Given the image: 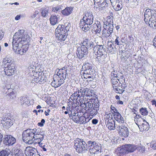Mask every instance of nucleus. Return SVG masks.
I'll return each instance as SVG.
<instances>
[{"instance_id":"f257e3e1","label":"nucleus","mask_w":156,"mask_h":156,"mask_svg":"<svg viewBox=\"0 0 156 156\" xmlns=\"http://www.w3.org/2000/svg\"><path fill=\"white\" fill-rule=\"evenodd\" d=\"M68 71L67 67H64L59 69L57 74L54 75L53 80L51 83L52 86L56 88L64 83V80L68 77Z\"/></svg>"},{"instance_id":"f03ea898","label":"nucleus","mask_w":156,"mask_h":156,"mask_svg":"<svg viewBox=\"0 0 156 156\" xmlns=\"http://www.w3.org/2000/svg\"><path fill=\"white\" fill-rule=\"evenodd\" d=\"M93 16L91 12H87L85 13V16L81 20L80 25L83 31H87L92 26L93 23Z\"/></svg>"},{"instance_id":"7ed1b4c3","label":"nucleus","mask_w":156,"mask_h":156,"mask_svg":"<svg viewBox=\"0 0 156 156\" xmlns=\"http://www.w3.org/2000/svg\"><path fill=\"white\" fill-rule=\"evenodd\" d=\"M155 11L147 9L144 14V20L145 23L148 22L149 26L153 28H156V13Z\"/></svg>"},{"instance_id":"20e7f679","label":"nucleus","mask_w":156,"mask_h":156,"mask_svg":"<svg viewBox=\"0 0 156 156\" xmlns=\"http://www.w3.org/2000/svg\"><path fill=\"white\" fill-rule=\"evenodd\" d=\"M85 109L92 116L95 115L98 113L99 106V102L97 100H94L93 101H90L84 102Z\"/></svg>"},{"instance_id":"39448f33","label":"nucleus","mask_w":156,"mask_h":156,"mask_svg":"<svg viewBox=\"0 0 156 156\" xmlns=\"http://www.w3.org/2000/svg\"><path fill=\"white\" fill-rule=\"evenodd\" d=\"M23 30H19L16 32L14 35L13 41L17 42L16 43H19V44H23L26 42L27 40V37L29 38V36L25 35L24 34Z\"/></svg>"},{"instance_id":"423d86ee","label":"nucleus","mask_w":156,"mask_h":156,"mask_svg":"<svg viewBox=\"0 0 156 156\" xmlns=\"http://www.w3.org/2000/svg\"><path fill=\"white\" fill-rule=\"evenodd\" d=\"M32 129H27L24 131L22 134V140L25 143L31 144L32 141L35 140V136H34Z\"/></svg>"},{"instance_id":"0eeeda50","label":"nucleus","mask_w":156,"mask_h":156,"mask_svg":"<svg viewBox=\"0 0 156 156\" xmlns=\"http://www.w3.org/2000/svg\"><path fill=\"white\" fill-rule=\"evenodd\" d=\"M63 25L59 24L55 30V35L57 39L61 42L64 41L68 35V33L63 30Z\"/></svg>"},{"instance_id":"6e6552de","label":"nucleus","mask_w":156,"mask_h":156,"mask_svg":"<svg viewBox=\"0 0 156 156\" xmlns=\"http://www.w3.org/2000/svg\"><path fill=\"white\" fill-rule=\"evenodd\" d=\"M87 144L83 140H80L75 141L74 147L77 152L83 153L88 150Z\"/></svg>"},{"instance_id":"1a4fd4ad","label":"nucleus","mask_w":156,"mask_h":156,"mask_svg":"<svg viewBox=\"0 0 156 156\" xmlns=\"http://www.w3.org/2000/svg\"><path fill=\"white\" fill-rule=\"evenodd\" d=\"M88 145V149L91 154H97L101 152L99 151L101 147L98 146L95 141L90 140L87 142Z\"/></svg>"},{"instance_id":"9d476101","label":"nucleus","mask_w":156,"mask_h":156,"mask_svg":"<svg viewBox=\"0 0 156 156\" xmlns=\"http://www.w3.org/2000/svg\"><path fill=\"white\" fill-rule=\"evenodd\" d=\"M1 123L4 128L8 129L13 125L14 119L12 116L8 115H6L3 118H1Z\"/></svg>"},{"instance_id":"9b49d317","label":"nucleus","mask_w":156,"mask_h":156,"mask_svg":"<svg viewBox=\"0 0 156 156\" xmlns=\"http://www.w3.org/2000/svg\"><path fill=\"white\" fill-rule=\"evenodd\" d=\"M88 53L87 48L83 44H80V46L77 48L76 53L79 59H81L86 57Z\"/></svg>"},{"instance_id":"f8f14e48","label":"nucleus","mask_w":156,"mask_h":156,"mask_svg":"<svg viewBox=\"0 0 156 156\" xmlns=\"http://www.w3.org/2000/svg\"><path fill=\"white\" fill-rule=\"evenodd\" d=\"M116 129L119 132L120 134L124 137H127L129 135V131L128 128L124 125L119 124L118 125H116Z\"/></svg>"},{"instance_id":"ddd939ff","label":"nucleus","mask_w":156,"mask_h":156,"mask_svg":"<svg viewBox=\"0 0 156 156\" xmlns=\"http://www.w3.org/2000/svg\"><path fill=\"white\" fill-rule=\"evenodd\" d=\"M32 130L34 136H35L36 140L41 139V140H42L44 139V133L40 128L32 129Z\"/></svg>"},{"instance_id":"4468645a","label":"nucleus","mask_w":156,"mask_h":156,"mask_svg":"<svg viewBox=\"0 0 156 156\" xmlns=\"http://www.w3.org/2000/svg\"><path fill=\"white\" fill-rule=\"evenodd\" d=\"M82 44L86 47L87 50L93 49L94 52L96 51V45L94 44V43L91 41H90L87 38H83V42L82 43Z\"/></svg>"},{"instance_id":"2eb2a0df","label":"nucleus","mask_w":156,"mask_h":156,"mask_svg":"<svg viewBox=\"0 0 156 156\" xmlns=\"http://www.w3.org/2000/svg\"><path fill=\"white\" fill-rule=\"evenodd\" d=\"M16 142V139L11 135H5L3 138V143L6 145H12Z\"/></svg>"},{"instance_id":"dca6fc26","label":"nucleus","mask_w":156,"mask_h":156,"mask_svg":"<svg viewBox=\"0 0 156 156\" xmlns=\"http://www.w3.org/2000/svg\"><path fill=\"white\" fill-rule=\"evenodd\" d=\"M17 42H12V48L14 51L18 54L21 55H23V44H19L18 43H16Z\"/></svg>"},{"instance_id":"f3484780","label":"nucleus","mask_w":156,"mask_h":156,"mask_svg":"<svg viewBox=\"0 0 156 156\" xmlns=\"http://www.w3.org/2000/svg\"><path fill=\"white\" fill-rule=\"evenodd\" d=\"M36 149L30 147H27L26 148L24 154L26 156H35L37 152Z\"/></svg>"},{"instance_id":"a211bd4d","label":"nucleus","mask_w":156,"mask_h":156,"mask_svg":"<svg viewBox=\"0 0 156 156\" xmlns=\"http://www.w3.org/2000/svg\"><path fill=\"white\" fill-rule=\"evenodd\" d=\"M105 122L109 129L112 130L115 129V122L114 121L111 120L110 121H109V120L106 119Z\"/></svg>"},{"instance_id":"6ab92c4d","label":"nucleus","mask_w":156,"mask_h":156,"mask_svg":"<svg viewBox=\"0 0 156 156\" xmlns=\"http://www.w3.org/2000/svg\"><path fill=\"white\" fill-rule=\"evenodd\" d=\"M96 51L97 50V53L98 54H99L101 56L105 54L106 52L105 49L104 48L103 46L96 45Z\"/></svg>"},{"instance_id":"aec40b11","label":"nucleus","mask_w":156,"mask_h":156,"mask_svg":"<svg viewBox=\"0 0 156 156\" xmlns=\"http://www.w3.org/2000/svg\"><path fill=\"white\" fill-rule=\"evenodd\" d=\"M73 11V8L72 7H67L62 10L61 13L64 16H68L72 13Z\"/></svg>"},{"instance_id":"412c9836","label":"nucleus","mask_w":156,"mask_h":156,"mask_svg":"<svg viewBox=\"0 0 156 156\" xmlns=\"http://www.w3.org/2000/svg\"><path fill=\"white\" fill-rule=\"evenodd\" d=\"M58 17L55 15H52L50 18V23L52 26H54L58 23Z\"/></svg>"},{"instance_id":"4be33fe9","label":"nucleus","mask_w":156,"mask_h":156,"mask_svg":"<svg viewBox=\"0 0 156 156\" xmlns=\"http://www.w3.org/2000/svg\"><path fill=\"white\" fill-rule=\"evenodd\" d=\"M113 116L115 119L119 122L121 123L124 122V119L119 112L114 113Z\"/></svg>"},{"instance_id":"5701e85b","label":"nucleus","mask_w":156,"mask_h":156,"mask_svg":"<svg viewBox=\"0 0 156 156\" xmlns=\"http://www.w3.org/2000/svg\"><path fill=\"white\" fill-rule=\"evenodd\" d=\"M92 27L93 28L92 30L96 33H99L100 32L101 30V25L99 23H98V24H94L92 25Z\"/></svg>"},{"instance_id":"b1692460","label":"nucleus","mask_w":156,"mask_h":156,"mask_svg":"<svg viewBox=\"0 0 156 156\" xmlns=\"http://www.w3.org/2000/svg\"><path fill=\"white\" fill-rule=\"evenodd\" d=\"M144 123H141L140 122L139 123V124L140 125H138L139 128H141V129L142 130H148V123L146 121H144Z\"/></svg>"},{"instance_id":"393cba45","label":"nucleus","mask_w":156,"mask_h":156,"mask_svg":"<svg viewBox=\"0 0 156 156\" xmlns=\"http://www.w3.org/2000/svg\"><path fill=\"white\" fill-rule=\"evenodd\" d=\"M125 145L128 153L134 151L136 148V146L134 145L126 144Z\"/></svg>"},{"instance_id":"a878e982","label":"nucleus","mask_w":156,"mask_h":156,"mask_svg":"<svg viewBox=\"0 0 156 156\" xmlns=\"http://www.w3.org/2000/svg\"><path fill=\"white\" fill-rule=\"evenodd\" d=\"M113 16L112 13H110V15L108 16L107 17L106 24L105 26H110V25H113Z\"/></svg>"},{"instance_id":"bb28decb","label":"nucleus","mask_w":156,"mask_h":156,"mask_svg":"<svg viewBox=\"0 0 156 156\" xmlns=\"http://www.w3.org/2000/svg\"><path fill=\"white\" fill-rule=\"evenodd\" d=\"M117 75H116V77H117V79H118L119 82L120 83H121V86H122V84L123 83V81H125L123 75L122 73L119 71L117 72Z\"/></svg>"},{"instance_id":"cd10ccee","label":"nucleus","mask_w":156,"mask_h":156,"mask_svg":"<svg viewBox=\"0 0 156 156\" xmlns=\"http://www.w3.org/2000/svg\"><path fill=\"white\" fill-rule=\"evenodd\" d=\"M116 7L115 8V10L117 11L120 10L122 7V3L121 0L115 2Z\"/></svg>"},{"instance_id":"c85d7f7f","label":"nucleus","mask_w":156,"mask_h":156,"mask_svg":"<svg viewBox=\"0 0 156 156\" xmlns=\"http://www.w3.org/2000/svg\"><path fill=\"white\" fill-rule=\"evenodd\" d=\"M107 48L108 51L112 53L114 52V45L112 42H108L107 43Z\"/></svg>"},{"instance_id":"c756f323","label":"nucleus","mask_w":156,"mask_h":156,"mask_svg":"<svg viewBox=\"0 0 156 156\" xmlns=\"http://www.w3.org/2000/svg\"><path fill=\"white\" fill-rule=\"evenodd\" d=\"M112 33L107 31L106 29L104 28L102 31V36L104 38H107Z\"/></svg>"},{"instance_id":"7c9ffc66","label":"nucleus","mask_w":156,"mask_h":156,"mask_svg":"<svg viewBox=\"0 0 156 156\" xmlns=\"http://www.w3.org/2000/svg\"><path fill=\"white\" fill-rule=\"evenodd\" d=\"M5 72V74L8 76H10L13 75L14 73V72L15 69L12 68V69H4Z\"/></svg>"},{"instance_id":"2f4dec72","label":"nucleus","mask_w":156,"mask_h":156,"mask_svg":"<svg viewBox=\"0 0 156 156\" xmlns=\"http://www.w3.org/2000/svg\"><path fill=\"white\" fill-rule=\"evenodd\" d=\"M85 96L87 97H90L92 96L94 94L93 92V91L87 88H85Z\"/></svg>"},{"instance_id":"473e14b6","label":"nucleus","mask_w":156,"mask_h":156,"mask_svg":"<svg viewBox=\"0 0 156 156\" xmlns=\"http://www.w3.org/2000/svg\"><path fill=\"white\" fill-rule=\"evenodd\" d=\"M79 91L78 97L80 99L83 98L84 96H85V88L81 89L80 90H78Z\"/></svg>"},{"instance_id":"72a5a7b5","label":"nucleus","mask_w":156,"mask_h":156,"mask_svg":"<svg viewBox=\"0 0 156 156\" xmlns=\"http://www.w3.org/2000/svg\"><path fill=\"white\" fill-rule=\"evenodd\" d=\"M20 103L22 105L25 104L27 105L30 104V101L27 98L22 97L20 99Z\"/></svg>"},{"instance_id":"f704fd0d","label":"nucleus","mask_w":156,"mask_h":156,"mask_svg":"<svg viewBox=\"0 0 156 156\" xmlns=\"http://www.w3.org/2000/svg\"><path fill=\"white\" fill-rule=\"evenodd\" d=\"M22 152L21 150L17 147H14L12 150V153L13 155H14L18 153Z\"/></svg>"},{"instance_id":"c9c22d12","label":"nucleus","mask_w":156,"mask_h":156,"mask_svg":"<svg viewBox=\"0 0 156 156\" xmlns=\"http://www.w3.org/2000/svg\"><path fill=\"white\" fill-rule=\"evenodd\" d=\"M12 62V59L8 56H6L3 60V65L6 64L10 62Z\"/></svg>"},{"instance_id":"e433bc0d","label":"nucleus","mask_w":156,"mask_h":156,"mask_svg":"<svg viewBox=\"0 0 156 156\" xmlns=\"http://www.w3.org/2000/svg\"><path fill=\"white\" fill-rule=\"evenodd\" d=\"M41 16L43 17H45L48 16V10L46 9H41Z\"/></svg>"},{"instance_id":"4c0bfd02","label":"nucleus","mask_w":156,"mask_h":156,"mask_svg":"<svg viewBox=\"0 0 156 156\" xmlns=\"http://www.w3.org/2000/svg\"><path fill=\"white\" fill-rule=\"evenodd\" d=\"M125 87V86H123L121 87V88H115L114 89V90L117 93L121 94L125 90L124 89Z\"/></svg>"},{"instance_id":"58836bf2","label":"nucleus","mask_w":156,"mask_h":156,"mask_svg":"<svg viewBox=\"0 0 156 156\" xmlns=\"http://www.w3.org/2000/svg\"><path fill=\"white\" fill-rule=\"evenodd\" d=\"M83 68H84V69H92V64L87 62V63H85L83 64Z\"/></svg>"},{"instance_id":"ea45409f","label":"nucleus","mask_w":156,"mask_h":156,"mask_svg":"<svg viewBox=\"0 0 156 156\" xmlns=\"http://www.w3.org/2000/svg\"><path fill=\"white\" fill-rule=\"evenodd\" d=\"M119 153L123 154L128 153L125 145L122 146L121 148L120 149Z\"/></svg>"},{"instance_id":"a19ab883","label":"nucleus","mask_w":156,"mask_h":156,"mask_svg":"<svg viewBox=\"0 0 156 156\" xmlns=\"http://www.w3.org/2000/svg\"><path fill=\"white\" fill-rule=\"evenodd\" d=\"M79 91H78V90L77 91L75 92L74 93L70 96V98H73V100H75V101L76 100L77 101V99L79 98Z\"/></svg>"},{"instance_id":"79ce46f5","label":"nucleus","mask_w":156,"mask_h":156,"mask_svg":"<svg viewBox=\"0 0 156 156\" xmlns=\"http://www.w3.org/2000/svg\"><path fill=\"white\" fill-rule=\"evenodd\" d=\"M94 71L93 69H84L83 73L84 74L88 75H92L94 73Z\"/></svg>"},{"instance_id":"37998d69","label":"nucleus","mask_w":156,"mask_h":156,"mask_svg":"<svg viewBox=\"0 0 156 156\" xmlns=\"http://www.w3.org/2000/svg\"><path fill=\"white\" fill-rule=\"evenodd\" d=\"M140 112L142 115H147L148 114V112L146 108H142L140 109Z\"/></svg>"},{"instance_id":"c03bdc74","label":"nucleus","mask_w":156,"mask_h":156,"mask_svg":"<svg viewBox=\"0 0 156 156\" xmlns=\"http://www.w3.org/2000/svg\"><path fill=\"white\" fill-rule=\"evenodd\" d=\"M135 118V119L137 120V123H136V122L135 123L137 125H140L139 124V123L141 121L144 122V121H145V120H143V119L140 118V116L139 115H136Z\"/></svg>"},{"instance_id":"a18cd8bd","label":"nucleus","mask_w":156,"mask_h":156,"mask_svg":"<svg viewBox=\"0 0 156 156\" xmlns=\"http://www.w3.org/2000/svg\"><path fill=\"white\" fill-rule=\"evenodd\" d=\"M80 117V116L78 115H78H76L73 116V117L72 118L73 120L75 123H79V118Z\"/></svg>"},{"instance_id":"49530a36","label":"nucleus","mask_w":156,"mask_h":156,"mask_svg":"<svg viewBox=\"0 0 156 156\" xmlns=\"http://www.w3.org/2000/svg\"><path fill=\"white\" fill-rule=\"evenodd\" d=\"M104 28L105 29H106V30L107 31H108L109 32L111 33L112 34L113 32V25H110V26H104Z\"/></svg>"},{"instance_id":"de8ad7c7","label":"nucleus","mask_w":156,"mask_h":156,"mask_svg":"<svg viewBox=\"0 0 156 156\" xmlns=\"http://www.w3.org/2000/svg\"><path fill=\"white\" fill-rule=\"evenodd\" d=\"M12 154H8L7 151L3 150L0 152V156H11Z\"/></svg>"},{"instance_id":"09e8293b","label":"nucleus","mask_w":156,"mask_h":156,"mask_svg":"<svg viewBox=\"0 0 156 156\" xmlns=\"http://www.w3.org/2000/svg\"><path fill=\"white\" fill-rule=\"evenodd\" d=\"M85 117L83 116H80L79 120V123L80 124H84V121L85 119Z\"/></svg>"},{"instance_id":"8fccbe9b","label":"nucleus","mask_w":156,"mask_h":156,"mask_svg":"<svg viewBox=\"0 0 156 156\" xmlns=\"http://www.w3.org/2000/svg\"><path fill=\"white\" fill-rule=\"evenodd\" d=\"M63 25V30L67 33H68V32L69 31V28L71 26V24L70 23H68L67 26H66L65 27Z\"/></svg>"},{"instance_id":"3c124183","label":"nucleus","mask_w":156,"mask_h":156,"mask_svg":"<svg viewBox=\"0 0 156 156\" xmlns=\"http://www.w3.org/2000/svg\"><path fill=\"white\" fill-rule=\"evenodd\" d=\"M112 80V85L114 84H115L116 83L118 82H119V80L117 78V77H112L111 79Z\"/></svg>"},{"instance_id":"603ef678","label":"nucleus","mask_w":156,"mask_h":156,"mask_svg":"<svg viewBox=\"0 0 156 156\" xmlns=\"http://www.w3.org/2000/svg\"><path fill=\"white\" fill-rule=\"evenodd\" d=\"M151 146H152V147L153 149H156V141L155 140L152 141L151 143Z\"/></svg>"},{"instance_id":"864d4df0","label":"nucleus","mask_w":156,"mask_h":156,"mask_svg":"<svg viewBox=\"0 0 156 156\" xmlns=\"http://www.w3.org/2000/svg\"><path fill=\"white\" fill-rule=\"evenodd\" d=\"M136 149L138 150L140 152L142 153H143L145 150V148L143 147L136 146Z\"/></svg>"},{"instance_id":"5fc2aeb1","label":"nucleus","mask_w":156,"mask_h":156,"mask_svg":"<svg viewBox=\"0 0 156 156\" xmlns=\"http://www.w3.org/2000/svg\"><path fill=\"white\" fill-rule=\"evenodd\" d=\"M45 122V120L44 119H41V122L38 123L37 125L38 126L42 127L44 126V124Z\"/></svg>"},{"instance_id":"6e6d98bb","label":"nucleus","mask_w":156,"mask_h":156,"mask_svg":"<svg viewBox=\"0 0 156 156\" xmlns=\"http://www.w3.org/2000/svg\"><path fill=\"white\" fill-rule=\"evenodd\" d=\"M120 84H121V83H120L119 82V83L118 82L117 83H116L115 84H113V89H114L115 88H116L119 87L120 86Z\"/></svg>"},{"instance_id":"4d7b16f0","label":"nucleus","mask_w":156,"mask_h":156,"mask_svg":"<svg viewBox=\"0 0 156 156\" xmlns=\"http://www.w3.org/2000/svg\"><path fill=\"white\" fill-rule=\"evenodd\" d=\"M94 7H96L97 8H98L99 6L97 5H98L100 0H94Z\"/></svg>"},{"instance_id":"13d9d810","label":"nucleus","mask_w":156,"mask_h":156,"mask_svg":"<svg viewBox=\"0 0 156 156\" xmlns=\"http://www.w3.org/2000/svg\"><path fill=\"white\" fill-rule=\"evenodd\" d=\"M111 109L112 111H113V112L114 113H116L118 112V110L114 107H112V106L111 107Z\"/></svg>"},{"instance_id":"bf43d9fd","label":"nucleus","mask_w":156,"mask_h":156,"mask_svg":"<svg viewBox=\"0 0 156 156\" xmlns=\"http://www.w3.org/2000/svg\"><path fill=\"white\" fill-rule=\"evenodd\" d=\"M107 4V6L108 4L107 3L106 0H105L104 2H103L102 4H101V5H100L99 8H100V7L102 8L103 7H104Z\"/></svg>"},{"instance_id":"052dcab7","label":"nucleus","mask_w":156,"mask_h":156,"mask_svg":"<svg viewBox=\"0 0 156 156\" xmlns=\"http://www.w3.org/2000/svg\"><path fill=\"white\" fill-rule=\"evenodd\" d=\"M38 78L40 79V81L41 82H42L43 81L45 80L46 79V78L44 76H40L38 77Z\"/></svg>"},{"instance_id":"680f3d73","label":"nucleus","mask_w":156,"mask_h":156,"mask_svg":"<svg viewBox=\"0 0 156 156\" xmlns=\"http://www.w3.org/2000/svg\"><path fill=\"white\" fill-rule=\"evenodd\" d=\"M117 72H115V71H113V72H112V73H111V79H112V77H116V75L117 74Z\"/></svg>"},{"instance_id":"e2e57ef3","label":"nucleus","mask_w":156,"mask_h":156,"mask_svg":"<svg viewBox=\"0 0 156 156\" xmlns=\"http://www.w3.org/2000/svg\"><path fill=\"white\" fill-rule=\"evenodd\" d=\"M120 40V39L119 38V37H116V39H115V44H117V45H120L119 44V41Z\"/></svg>"},{"instance_id":"0e129e2a","label":"nucleus","mask_w":156,"mask_h":156,"mask_svg":"<svg viewBox=\"0 0 156 156\" xmlns=\"http://www.w3.org/2000/svg\"><path fill=\"white\" fill-rule=\"evenodd\" d=\"M12 62H10L9 63H8L6 64H4L3 65V66L4 67V68L7 67H8L9 66H12V65H14L12 63Z\"/></svg>"},{"instance_id":"69168bd1","label":"nucleus","mask_w":156,"mask_h":156,"mask_svg":"<svg viewBox=\"0 0 156 156\" xmlns=\"http://www.w3.org/2000/svg\"><path fill=\"white\" fill-rule=\"evenodd\" d=\"M106 119L109 120V121H110L111 120H112V115H111L110 114H109L107 115V118H106Z\"/></svg>"},{"instance_id":"338daca9","label":"nucleus","mask_w":156,"mask_h":156,"mask_svg":"<svg viewBox=\"0 0 156 156\" xmlns=\"http://www.w3.org/2000/svg\"><path fill=\"white\" fill-rule=\"evenodd\" d=\"M14 156H24L23 153L22 152L18 153L14 155Z\"/></svg>"},{"instance_id":"774afa93","label":"nucleus","mask_w":156,"mask_h":156,"mask_svg":"<svg viewBox=\"0 0 156 156\" xmlns=\"http://www.w3.org/2000/svg\"><path fill=\"white\" fill-rule=\"evenodd\" d=\"M153 42L154 46L155 48L156 49V37H155L154 38Z\"/></svg>"}]
</instances>
